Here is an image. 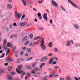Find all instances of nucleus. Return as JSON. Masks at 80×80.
<instances>
[{
    "label": "nucleus",
    "mask_w": 80,
    "mask_h": 80,
    "mask_svg": "<svg viewBox=\"0 0 80 80\" xmlns=\"http://www.w3.org/2000/svg\"><path fill=\"white\" fill-rule=\"evenodd\" d=\"M27 52H28V53H30L31 52V49L30 48H28L26 49Z\"/></svg>",
    "instance_id": "nucleus-28"
},
{
    "label": "nucleus",
    "mask_w": 80,
    "mask_h": 80,
    "mask_svg": "<svg viewBox=\"0 0 80 80\" xmlns=\"http://www.w3.org/2000/svg\"><path fill=\"white\" fill-rule=\"evenodd\" d=\"M18 68L16 69V72L18 74H21L20 76L21 78L23 79L24 77V75L25 74V72L22 70H20L23 67V65H21L18 66Z\"/></svg>",
    "instance_id": "nucleus-1"
},
{
    "label": "nucleus",
    "mask_w": 80,
    "mask_h": 80,
    "mask_svg": "<svg viewBox=\"0 0 80 80\" xmlns=\"http://www.w3.org/2000/svg\"><path fill=\"white\" fill-rule=\"evenodd\" d=\"M22 2L23 5H24L25 6H26L27 5V4H26V1H24V0H22Z\"/></svg>",
    "instance_id": "nucleus-32"
},
{
    "label": "nucleus",
    "mask_w": 80,
    "mask_h": 80,
    "mask_svg": "<svg viewBox=\"0 0 80 80\" xmlns=\"http://www.w3.org/2000/svg\"><path fill=\"white\" fill-rule=\"evenodd\" d=\"M33 34H30L29 35V38L30 39H32L33 38Z\"/></svg>",
    "instance_id": "nucleus-29"
},
{
    "label": "nucleus",
    "mask_w": 80,
    "mask_h": 80,
    "mask_svg": "<svg viewBox=\"0 0 80 80\" xmlns=\"http://www.w3.org/2000/svg\"><path fill=\"white\" fill-rule=\"evenodd\" d=\"M45 65V63H42L41 65H40V70L42 71V67H43V66H44V65Z\"/></svg>",
    "instance_id": "nucleus-11"
},
{
    "label": "nucleus",
    "mask_w": 80,
    "mask_h": 80,
    "mask_svg": "<svg viewBox=\"0 0 80 80\" xmlns=\"http://www.w3.org/2000/svg\"><path fill=\"white\" fill-rule=\"evenodd\" d=\"M70 41H71V43H72V44H73V40H70Z\"/></svg>",
    "instance_id": "nucleus-61"
},
{
    "label": "nucleus",
    "mask_w": 80,
    "mask_h": 80,
    "mask_svg": "<svg viewBox=\"0 0 80 80\" xmlns=\"http://www.w3.org/2000/svg\"><path fill=\"white\" fill-rule=\"evenodd\" d=\"M38 2L39 3H40V4H41V3H43V0H41V2L38 1Z\"/></svg>",
    "instance_id": "nucleus-50"
},
{
    "label": "nucleus",
    "mask_w": 80,
    "mask_h": 80,
    "mask_svg": "<svg viewBox=\"0 0 80 80\" xmlns=\"http://www.w3.org/2000/svg\"><path fill=\"white\" fill-rule=\"evenodd\" d=\"M37 64V62H34L32 65L31 66L32 67H35L36 65Z\"/></svg>",
    "instance_id": "nucleus-16"
},
{
    "label": "nucleus",
    "mask_w": 80,
    "mask_h": 80,
    "mask_svg": "<svg viewBox=\"0 0 80 80\" xmlns=\"http://www.w3.org/2000/svg\"><path fill=\"white\" fill-rule=\"evenodd\" d=\"M15 57H18V54H15Z\"/></svg>",
    "instance_id": "nucleus-64"
},
{
    "label": "nucleus",
    "mask_w": 80,
    "mask_h": 80,
    "mask_svg": "<svg viewBox=\"0 0 80 80\" xmlns=\"http://www.w3.org/2000/svg\"><path fill=\"white\" fill-rule=\"evenodd\" d=\"M27 23V22H23L20 23V25L21 27H23V26H25V25Z\"/></svg>",
    "instance_id": "nucleus-10"
},
{
    "label": "nucleus",
    "mask_w": 80,
    "mask_h": 80,
    "mask_svg": "<svg viewBox=\"0 0 80 80\" xmlns=\"http://www.w3.org/2000/svg\"><path fill=\"white\" fill-rule=\"evenodd\" d=\"M13 28V24H10V26H9V28Z\"/></svg>",
    "instance_id": "nucleus-48"
},
{
    "label": "nucleus",
    "mask_w": 80,
    "mask_h": 80,
    "mask_svg": "<svg viewBox=\"0 0 80 80\" xmlns=\"http://www.w3.org/2000/svg\"><path fill=\"white\" fill-rule=\"evenodd\" d=\"M53 58H51L49 62V64H51V63H52V62H53Z\"/></svg>",
    "instance_id": "nucleus-17"
},
{
    "label": "nucleus",
    "mask_w": 80,
    "mask_h": 80,
    "mask_svg": "<svg viewBox=\"0 0 80 80\" xmlns=\"http://www.w3.org/2000/svg\"><path fill=\"white\" fill-rule=\"evenodd\" d=\"M41 43L40 45V46L41 47V48L42 49V50L43 51H45V50H46V47L44 45V43H45L44 42V38H42L41 40Z\"/></svg>",
    "instance_id": "nucleus-2"
},
{
    "label": "nucleus",
    "mask_w": 80,
    "mask_h": 80,
    "mask_svg": "<svg viewBox=\"0 0 80 80\" xmlns=\"http://www.w3.org/2000/svg\"><path fill=\"white\" fill-rule=\"evenodd\" d=\"M24 52L23 51H21L20 53V55L21 56H22L23 55Z\"/></svg>",
    "instance_id": "nucleus-44"
},
{
    "label": "nucleus",
    "mask_w": 80,
    "mask_h": 80,
    "mask_svg": "<svg viewBox=\"0 0 80 80\" xmlns=\"http://www.w3.org/2000/svg\"><path fill=\"white\" fill-rule=\"evenodd\" d=\"M43 18L46 20V21H47L48 20V18H47V14L46 13H44L43 15Z\"/></svg>",
    "instance_id": "nucleus-7"
},
{
    "label": "nucleus",
    "mask_w": 80,
    "mask_h": 80,
    "mask_svg": "<svg viewBox=\"0 0 80 80\" xmlns=\"http://www.w3.org/2000/svg\"><path fill=\"white\" fill-rule=\"evenodd\" d=\"M52 64L53 65H55V64H56L57 63V62L56 61H53L52 62Z\"/></svg>",
    "instance_id": "nucleus-49"
},
{
    "label": "nucleus",
    "mask_w": 80,
    "mask_h": 80,
    "mask_svg": "<svg viewBox=\"0 0 80 80\" xmlns=\"http://www.w3.org/2000/svg\"><path fill=\"white\" fill-rule=\"evenodd\" d=\"M71 44V43H70V42L69 41H67L66 42V45L68 47H69V46H70V45Z\"/></svg>",
    "instance_id": "nucleus-15"
},
{
    "label": "nucleus",
    "mask_w": 80,
    "mask_h": 80,
    "mask_svg": "<svg viewBox=\"0 0 80 80\" xmlns=\"http://www.w3.org/2000/svg\"><path fill=\"white\" fill-rule=\"evenodd\" d=\"M47 60V57L45 56L42 58L40 60L41 62H45Z\"/></svg>",
    "instance_id": "nucleus-5"
},
{
    "label": "nucleus",
    "mask_w": 80,
    "mask_h": 80,
    "mask_svg": "<svg viewBox=\"0 0 80 80\" xmlns=\"http://www.w3.org/2000/svg\"><path fill=\"white\" fill-rule=\"evenodd\" d=\"M52 5L53 6H54V7H57L58 6V4L57 3H56V2L55 1L52 0Z\"/></svg>",
    "instance_id": "nucleus-9"
},
{
    "label": "nucleus",
    "mask_w": 80,
    "mask_h": 80,
    "mask_svg": "<svg viewBox=\"0 0 80 80\" xmlns=\"http://www.w3.org/2000/svg\"><path fill=\"white\" fill-rule=\"evenodd\" d=\"M25 14H23L21 18V20H23V18H25Z\"/></svg>",
    "instance_id": "nucleus-46"
},
{
    "label": "nucleus",
    "mask_w": 80,
    "mask_h": 80,
    "mask_svg": "<svg viewBox=\"0 0 80 80\" xmlns=\"http://www.w3.org/2000/svg\"><path fill=\"white\" fill-rule=\"evenodd\" d=\"M54 60H58V58H57L56 57L54 58Z\"/></svg>",
    "instance_id": "nucleus-56"
},
{
    "label": "nucleus",
    "mask_w": 80,
    "mask_h": 80,
    "mask_svg": "<svg viewBox=\"0 0 80 80\" xmlns=\"http://www.w3.org/2000/svg\"><path fill=\"white\" fill-rule=\"evenodd\" d=\"M33 57H31L29 58L28 59H27L26 60L27 61H30V60H32L33 59Z\"/></svg>",
    "instance_id": "nucleus-37"
},
{
    "label": "nucleus",
    "mask_w": 80,
    "mask_h": 80,
    "mask_svg": "<svg viewBox=\"0 0 80 80\" xmlns=\"http://www.w3.org/2000/svg\"><path fill=\"white\" fill-rule=\"evenodd\" d=\"M2 56H0V58H3V57H4L5 55V53H2Z\"/></svg>",
    "instance_id": "nucleus-40"
},
{
    "label": "nucleus",
    "mask_w": 80,
    "mask_h": 80,
    "mask_svg": "<svg viewBox=\"0 0 80 80\" xmlns=\"http://www.w3.org/2000/svg\"><path fill=\"white\" fill-rule=\"evenodd\" d=\"M25 80H27L28 79V76H26L25 78Z\"/></svg>",
    "instance_id": "nucleus-55"
},
{
    "label": "nucleus",
    "mask_w": 80,
    "mask_h": 80,
    "mask_svg": "<svg viewBox=\"0 0 80 80\" xmlns=\"http://www.w3.org/2000/svg\"><path fill=\"white\" fill-rule=\"evenodd\" d=\"M68 2H69V3H70V4H71V5H72V4L73 3V2H72V1H71L70 0H68Z\"/></svg>",
    "instance_id": "nucleus-45"
},
{
    "label": "nucleus",
    "mask_w": 80,
    "mask_h": 80,
    "mask_svg": "<svg viewBox=\"0 0 80 80\" xmlns=\"http://www.w3.org/2000/svg\"><path fill=\"white\" fill-rule=\"evenodd\" d=\"M73 25L74 28L76 29V30H78V29L80 28V26L78 24H73Z\"/></svg>",
    "instance_id": "nucleus-6"
},
{
    "label": "nucleus",
    "mask_w": 80,
    "mask_h": 80,
    "mask_svg": "<svg viewBox=\"0 0 80 80\" xmlns=\"http://www.w3.org/2000/svg\"><path fill=\"white\" fill-rule=\"evenodd\" d=\"M74 79L75 80H78V78L76 77H74Z\"/></svg>",
    "instance_id": "nucleus-60"
},
{
    "label": "nucleus",
    "mask_w": 80,
    "mask_h": 80,
    "mask_svg": "<svg viewBox=\"0 0 80 80\" xmlns=\"http://www.w3.org/2000/svg\"><path fill=\"white\" fill-rule=\"evenodd\" d=\"M55 75V74L54 73H52L51 74L49 75V77H54Z\"/></svg>",
    "instance_id": "nucleus-24"
},
{
    "label": "nucleus",
    "mask_w": 80,
    "mask_h": 80,
    "mask_svg": "<svg viewBox=\"0 0 80 80\" xmlns=\"http://www.w3.org/2000/svg\"><path fill=\"white\" fill-rule=\"evenodd\" d=\"M3 49L6 50H7L8 48H7V47L6 46V44H7V39H5L3 41Z\"/></svg>",
    "instance_id": "nucleus-4"
},
{
    "label": "nucleus",
    "mask_w": 80,
    "mask_h": 80,
    "mask_svg": "<svg viewBox=\"0 0 80 80\" xmlns=\"http://www.w3.org/2000/svg\"><path fill=\"white\" fill-rule=\"evenodd\" d=\"M8 53H9V51H7L6 54V56L7 55H8Z\"/></svg>",
    "instance_id": "nucleus-62"
},
{
    "label": "nucleus",
    "mask_w": 80,
    "mask_h": 80,
    "mask_svg": "<svg viewBox=\"0 0 80 80\" xmlns=\"http://www.w3.org/2000/svg\"><path fill=\"white\" fill-rule=\"evenodd\" d=\"M27 75L28 76H30V75H31V74L30 72H28L27 73Z\"/></svg>",
    "instance_id": "nucleus-52"
},
{
    "label": "nucleus",
    "mask_w": 80,
    "mask_h": 80,
    "mask_svg": "<svg viewBox=\"0 0 80 80\" xmlns=\"http://www.w3.org/2000/svg\"><path fill=\"white\" fill-rule=\"evenodd\" d=\"M39 70H40V69L37 67H36L34 68V72H38V71H39Z\"/></svg>",
    "instance_id": "nucleus-13"
},
{
    "label": "nucleus",
    "mask_w": 80,
    "mask_h": 80,
    "mask_svg": "<svg viewBox=\"0 0 80 80\" xmlns=\"http://www.w3.org/2000/svg\"><path fill=\"white\" fill-rule=\"evenodd\" d=\"M40 73H37L35 74V77H37L39 76H40Z\"/></svg>",
    "instance_id": "nucleus-33"
},
{
    "label": "nucleus",
    "mask_w": 80,
    "mask_h": 80,
    "mask_svg": "<svg viewBox=\"0 0 80 80\" xmlns=\"http://www.w3.org/2000/svg\"><path fill=\"white\" fill-rule=\"evenodd\" d=\"M5 30L7 32H8V31H9V28H6Z\"/></svg>",
    "instance_id": "nucleus-42"
},
{
    "label": "nucleus",
    "mask_w": 80,
    "mask_h": 80,
    "mask_svg": "<svg viewBox=\"0 0 80 80\" xmlns=\"http://www.w3.org/2000/svg\"><path fill=\"white\" fill-rule=\"evenodd\" d=\"M22 50H23L24 51H25V50H26V47H23L22 48Z\"/></svg>",
    "instance_id": "nucleus-51"
},
{
    "label": "nucleus",
    "mask_w": 80,
    "mask_h": 80,
    "mask_svg": "<svg viewBox=\"0 0 80 80\" xmlns=\"http://www.w3.org/2000/svg\"><path fill=\"white\" fill-rule=\"evenodd\" d=\"M25 67L27 69H28V70H32V67L30 65H26Z\"/></svg>",
    "instance_id": "nucleus-8"
},
{
    "label": "nucleus",
    "mask_w": 80,
    "mask_h": 80,
    "mask_svg": "<svg viewBox=\"0 0 80 80\" xmlns=\"http://www.w3.org/2000/svg\"><path fill=\"white\" fill-rule=\"evenodd\" d=\"M28 39V36H25L23 39L22 40V42H24V41H25V40H27Z\"/></svg>",
    "instance_id": "nucleus-26"
},
{
    "label": "nucleus",
    "mask_w": 80,
    "mask_h": 80,
    "mask_svg": "<svg viewBox=\"0 0 80 80\" xmlns=\"http://www.w3.org/2000/svg\"><path fill=\"white\" fill-rule=\"evenodd\" d=\"M44 29L45 28L42 27H39L38 28V30H42V31H43Z\"/></svg>",
    "instance_id": "nucleus-30"
},
{
    "label": "nucleus",
    "mask_w": 80,
    "mask_h": 80,
    "mask_svg": "<svg viewBox=\"0 0 80 80\" xmlns=\"http://www.w3.org/2000/svg\"><path fill=\"white\" fill-rule=\"evenodd\" d=\"M38 16L40 20L42 19V16H41V14L38 13Z\"/></svg>",
    "instance_id": "nucleus-23"
},
{
    "label": "nucleus",
    "mask_w": 80,
    "mask_h": 80,
    "mask_svg": "<svg viewBox=\"0 0 80 80\" xmlns=\"http://www.w3.org/2000/svg\"><path fill=\"white\" fill-rule=\"evenodd\" d=\"M54 51L55 52H58V49H57V48H54Z\"/></svg>",
    "instance_id": "nucleus-35"
},
{
    "label": "nucleus",
    "mask_w": 80,
    "mask_h": 80,
    "mask_svg": "<svg viewBox=\"0 0 80 80\" xmlns=\"http://www.w3.org/2000/svg\"><path fill=\"white\" fill-rule=\"evenodd\" d=\"M11 74L12 75H15V72L14 71H12L11 72Z\"/></svg>",
    "instance_id": "nucleus-36"
},
{
    "label": "nucleus",
    "mask_w": 80,
    "mask_h": 80,
    "mask_svg": "<svg viewBox=\"0 0 80 80\" xmlns=\"http://www.w3.org/2000/svg\"><path fill=\"white\" fill-rule=\"evenodd\" d=\"M22 16V14H18V12L15 11L14 16L15 17H17V18L18 21L20 20V18H21Z\"/></svg>",
    "instance_id": "nucleus-3"
},
{
    "label": "nucleus",
    "mask_w": 80,
    "mask_h": 80,
    "mask_svg": "<svg viewBox=\"0 0 80 80\" xmlns=\"http://www.w3.org/2000/svg\"><path fill=\"white\" fill-rule=\"evenodd\" d=\"M48 46L51 48H52L53 47V44H52V42H50L49 43Z\"/></svg>",
    "instance_id": "nucleus-25"
},
{
    "label": "nucleus",
    "mask_w": 80,
    "mask_h": 80,
    "mask_svg": "<svg viewBox=\"0 0 80 80\" xmlns=\"http://www.w3.org/2000/svg\"><path fill=\"white\" fill-rule=\"evenodd\" d=\"M54 70H57L59 68V66H56L53 67Z\"/></svg>",
    "instance_id": "nucleus-18"
},
{
    "label": "nucleus",
    "mask_w": 80,
    "mask_h": 80,
    "mask_svg": "<svg viewBox=\"0 0 80 80\" xmlns=\"http://www.w3.org/2000/svg\"><path fill=\"white\" fill-rule=\"evenodd\" d=\"M48 70L49 71H52V68H48Z\"/></svg>",
    "instance_id": "nucleus-59"
},
{
    "label": "nucleus",
    "mask_w": 80,
    "mask_h": 80,
    "mask_svg": "<svg viewBox=\"0 0 80 80\" xmlns=\"http://www.w3.org/2000/svg\"><path fill=\"white\" fill-rule=\"evenodd\" d=\"M17 36V35H12L10 36V38L12 39V38H13L14 37H16Z\"/></svg>",
    "instance_id": "nucleus-21"
},
{
    "label": "nucleus",
    "mask_w": 80,
    "mask_h": 80,
    "mask_svg": "<svg viewBox=\"0 0 80 80\" xmlns=\"http://www.w3.org/2000/svg\"><path fill=\"white\" fill-rule=\"evenodd\" d=\"M60 7L62 9V10H63V11H64V12H65V8H64V7H63V6H60Z\"/></svg>",
    "instance_id": "nucleus-31"
},
{
    "label": "nucleus",
    "mask_w": 80,
    "mask_h": 80,
    "mask_svg": "<svg viewBox=\"0 0 80 80\" xmlns=\"http://www.w3.org/2000/svg\"><path fill=\"white\" fill-rule=\"evenodd\" d=\"M29 42L28 41L26 42L24 44L25 45H27L28 44V43H29Z\"/></svg>",
    "instance_id": "nucleus-41"
},
{
    "label": "nucleus",
    "mask_w": 80,
    "mask_h": 80,
    "mask_svg": "<svg viewBox=\"0 0 80 80\" xmlns=\"http://www.w3.org/2000/svg\"><path fill=\"white\" fill-rule=\"evenodd\" d=\"M31 72L32 74H35V71H34V69H33V71H32Z\"/></svg>",
    "instance_id": "nucleus-43"
},
{
    "label": "nucleus",
    "mask_w": 80,
    "mask_h": 80,
    "mask_svg": "<svg viewBox=\"0 0 80 80\" xmlns=\"http://www.w3.org/2000/svg\"><path fill=\"white\" fill-rule=\"evenodd\" d=\"M72 5L73 6V7H75V8H78V7L75 4H74L73 3Z\"/></svg>",
    "instance_id": "nucleus-47"
},
{
    "label": "nucleus",
    "mask_w": 80,
    "mask_h": 80,
    "mask_svg": "<svg viewBox=\"0 0 80 80\" xmlns=\"http://www.w3.org/2000/svg\"><path fill=\"white\" fill-rule=\"evenodd\" d=\"M52 55H53V54H52L50 53V54H48V56L49 57H51V56H52Z\"/></svg>",
    "instance_id": "nucleus-63"
},
{
    "label": "nucleus",
    "mask_w": 80,
    "mask_h": 80,
    "mask_svg": "<svg viewBox=\"0 0 80 80\" xmlns=\"http://www.w3.org/2000/svg\"><path fill=\"white\" fill-rule=\"evenodd\" d=\"M7 45L8 47H10V46H11V44H10V42H8L7 43Z\"/></svg>",
    "instance_id": "nucleus-38"
},
{
    "label": "nucleus",
    "mask_w": 80,
    "mask_h": 80,
    "mask_svg": "<svg viewBox=\"0 0 80 80\" xmlns=\"http://www.w3.org/2000/svg\"><path fill=\"white\" fill-rule=\"evenodd\" d=\"M4 73L3 70L2 69L0 70V73Z\"/></svg>",
    "instance_id": "nucleus-39"
},
{
    "label": "nucleus",
    "mask_w": 80,
    "mask_h": 80,
    "mask_svg": "<svg viewBox=\"0 0 80 80\" xmlns=\"http://www.w3.org/2000/svg\"><path fill=\"white\" fill-rule=\"evenodd\" d=\"M40 38V36H39L37 37H36L34 39V40H38Z\"/></svg>",
    "instance_id": "nucleus-34"
},
{
    "label": "nucleus",
    "mask_w": 80,
    "mask_h": 80,
    "mask_svg": "<svg viewBox=\"0 0 80 80\" xmlns=\"http://www.w3.org/2000/svg\"><path fill=\"white\" fill-rule=\"evenodd\" d=\"M66 80H72L71 78L69 76H67L66 78Z\"/></svg>",
    "instance_id": "nucleus-27"
},
{
    "label": "nucleus",
    "mask_w": 80,
    "mask_h": 80,
    "mask_svg": "<svg viewBox=\"0 0 80 80\" xmlns=\"http://www.w3.org/2000/svg\"><path fill=\"white\" fill-rule=\"evenodd\" d=\"M7 7L8 9H12L13 8V6L11 5V4H9L7 5Z\"/></svg>",
    "instance_id": "nucleus-12"
},
{
    "label": "nucleus",
    "mask_w": 80,
    "mask_h": 80,
    "mask_svg": "<svg viewBox=\"0 0 80 80\" xmlns=\"http://www.w3.org/2000/svg\"><path fill=\"white\" fill-rule=\"evenodd\" d=\"M65 80V79L62 78V77H61L60 78V80Z\"/></svg>",
    "instance_id": "nucleus-54"
},
{
    "label": "nucleus",
    "mask_w": 80,
    "mask_h": 80,
    "mask_svg": "<svg viewBox=\"0 0 80 80\" xmlns=\"http://www.w3.org/2000/svg\"><path fill=\"white\" fill-rule=\"evenodd\" d=\"M12 68H12V66H9L8 67V71H9V72H10L11 71H12Z\"/></svg>",
    "instance_id": "nucleus-19"
},
{
    "label": "nucleus",
    "mask_w": 80,
    "mask_h": 80,
    "mask_svg": "<svg viewBox=\"0 0 80 80\" xmlns=\"http://www.w3.org/2000/svg\"><path fill=\"white\" fill-rule=\"evenodd\" d=\"M39 42V40H38L36 41L35 42H34L33 43V46H35L36 45H37L38 44V42Z\"/></svg>",
    "instance_id": "nucleus-20"
},
{
    "label": "nucleus",
    "mask_w": 80,
    "mask_h": 80,
    "mask_svg": "<svg viewBox=\"0 0 80 80\" xmlns=\"http://www.w3.org/2000/svg\"><path fill=\"white\" fill-rule=\"evenodd\" d=\"M13 25V26H15V27H17V25L16 24V23H14Z\"/></svg>",
    "instance_id": "nucleus-53"
},
{
    "label": "nucleus",
    "mask_w": 80,
    "mask_h": 80,
    "mask_svg": "<svg viewBox=\"0 0 80 80\" xmlns=\"http://www.w3.org/2000/svg\"><path fill=\"white\" fill-rule=\"evenodd\" d=\"M12 0H8V2L11 3H12Z\"/></svg>",
    "instance_id": "nucleus-58"
},
{
    "label": "nucleus",
    "mask_w": 80,
    "mask_h": 80,
    "mask_svg": "<svg viewBox=\"0 0 80 80\" xmlns=\"http://www.w3.org/2000/svg\"><path fill=\"white\" fill-rule=\"evenodd\" d=\"M14 50H16V46H14L13 47Z\"/></svg>",
    "instance_id": "nucleus-57"
},
{
    "label": "nucleus",
    "mask_w": 80,
    "mask_h": 80,
    "mask_svg": "<svg viewBox=\"0 0 80 80\" xmlns=\"http://www.w3.org/2000/svg\"><path fill=\"white\" fill-rule=\"evenodd\" d=\"M8 78L9 80H13V78L11 75H8Z\"/></svg>",
    "instance_id": "nucleus-14"
},
{
    "label": "nucleus",
    "mask_w": 80,
    "mask_h": 80,
    "mask_svg": "<svg viewBox=\"0 0 80 80\" xmlns=\"http://www.w3.org/2000/svg\"><path fill=\"white\" fill-rule=\"evenodd\" d=\"M6 62H7V63H8L9 62H12L11 61H10V59L8 58H6Z\"/></svg>",
    "instance_id": "nucleus-22"
}]
</instances>
